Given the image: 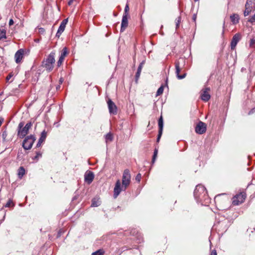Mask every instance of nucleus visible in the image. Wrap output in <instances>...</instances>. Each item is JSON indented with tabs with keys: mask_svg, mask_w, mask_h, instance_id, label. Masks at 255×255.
I'll return each mask as SVG.
<instances>
[{
	"mask_svg": "<svg viewBox=\"0 0 255 255\" xmlns=\"http://www.w3.org/2000/svg\"><path fill=\"white\" fill-rule=\"evenodd\" d=\"M55 52L52 51L47 58L42 61V66L48 72L51 71L54 68V64L55 62Z\"/></svg>",
	"mask_w": 255,
	"mask_h": 255,
	"instance_id": "obj_5",
	"label": "nucleus"
},
{
	"mask_svg": "<svg viewBox=\"0 0 255 255\" xmlns=\"http://www.w3.org/2000/svg\"><path fill=\"white\" fill-rule=\"evenodd\" d=\"M100 205L99 202L97 200L96 201L95 199L92 200V207H98Z\"/></svg>",
	"mask_w": 255,
	"mask_h": 255,
	"instance_id": "obj_29",
	"label": "nucleus"
},
{
	"mask_svg": "<svg viewBox=\"0 0 255 255\" xmlns=\"http://www.w3.org/2000/svg\"><path fill=\"white\" fill-rule=\"evenodd\" d=\"M107 103L110 113L116 115L117 113V108L115 104L111 99L108 101Z\"/></svg>",
	"mask_w": 255,
	"mask_h": 255,
	"instance_id": "obj_13",
	"label": "nucleus"
},
{
	"mask_svg": "<svg viewBox=\"0 0 255 255\" xmlns=\"http://www.w3.org/2000/svg\"><path fill=\"white\" fill-rule=\"evenodd\" d=\"M145 60H143L140 63V64L138 66L137 72H136V74H135V79H136V81L138 80V78H139V77L140 76L141 70L142 69V67H143L144 64H145Z\"/></svg>",
	"mask_w": 255,
	"mask_h": 255,
	"instance_id": "obj_18",
	"label": "nucleus"
},
{
	"mask_svg": "<svg viewBox=\"0 0 255 255\" xmlns=\"http://www.w3.org/2000/svg\"><path fill=\"white\" fill-rule=\"evenodd\" d=\"M129 10V8L128 4L127 3L125 6L124 13L123 15H126V16H128Z\"/></svg>",
	"mask_w": 255,
	"mask_h": 255,
	"instance_id": "obj_30",
	"label": "nucleus"
},
{
	"mask_svg": "<svg viewBox=\"0 0 255 255\" xmlns=\"http://www.w3.org/2000/svg\"><path fill=\"white\" fill-rule=\"evenodd\" d=\"M248 21L251 23H255V12H254V15L248 20Z\"/></svg>",
	"mask_w": 255,
	"mask_h": 255,
	"instance_id": "obj_31",
	"label": "nucleus"
},
{
	"mask_svg": "<svg viewBox=\"0 0 255 255\" xmlns=\"http://www.w3.org/2000/svg\"><path fill=\"white\" fill-rule=\"evenodd\" d=\"M210 255H217V252L215 250H213L211 251Z\"/></svg>",
	"mask_w": 255,
	"mask_h": 255,
	"instance_id": "obj_39",
	"label": "nucleus"
},
{
	"mask_svg": "<svg viewBox=\"0 0 255 255\" xmlns=\"http://www.w3.org/2000/svg\"><path fill=\"white\" fill-rule=\"evenodd\" d=\"M6 136H7V132H6V131H4L2 132V133L1 134V137L2 138L3 141H5L6 140Z\"/></svg>",
	"mask_w": 255,
	"mask_h": 255,
	"instance_id": "obj_34",
	"label": "nucleus"
},
{
	"mask_svg": "<svg viewBox=\"0 0 255 255\" xmlns=\"http://www.w3.org/2000/svg\"><path fill=\"white\" fill-rule=\"evenodd\" d=\"M163 90H164V87L163 85H161L157 91L156 96L161 95L163 93Z\"/></svg>",
	"mask_w": 255,
	"mask_h": 255,
	"instance_id": "obj_26",
	"label": "nucleus"
},
{
	"mask_svg": "<svg viewBox=\"0 0 255 255\" xmlns=\"http://www.w3.org/2000/svg\"><path fill=\"white\" fill-rule=\"evenodd\" d=\"M252 43H254V40L253 39L251 40V44Z\"/></svg>",
	"mask_w": 255,
	"mask_h": 255,
	"instance_id": "obj_52",
	"label": "nucleus"
},
{
	"mask_svg": "<svg viewBox=\"0 0 255 255\" xmlns=\"http://www.w3.org/2000/svg\"><path fill=\"white\" fill-rule=\"evenodd\" d=\"M230 225L231 223L229 220L225 218L222 220L216 222L212 228V230L216 231L220 236L226 232Z\"/></svg>",
	"mask_w": 255,
	"mask_h": 255,
	"instance_id": "obj_3",
	"label": "nucleus"
},
{
	"mask_svg": "<svg viewBox=\"0 0 255 255\" xmlns=\"http://www.w3.org/2000/svg\"><path fill=\"white\" fill-rule=\"evenodd\" d=\"M246 198V196L244 193H240L233 197L232 203L234 205H239L244 201Z\"/></svg>",
	"mask_w": 255,
	"mask_h": 255,
	"instance_id": "obj_9",
	"label": "nucleus"
},
{
	"mask_svg": "<svg viewBox=\"0 0 255 255\" xmlns=\"http://www.w3.org/2000/svg\"><path fill=\"white\" fill-rule=\"evenodd\" d=\"M68 22V18L64 19L62 20V21L61 22L60 25L59 27V28L57 30V32L56 34V36L59 37L60 35H61L62 33L65 30L66 25L67 24Z\"/></svg>",
	"mask_w": 255,
	"mask_h": 255,
	"instance_id": "obj_12",
	"label": "nucleus"
},
{
	"mask_svg": "<svg viewBox=\"0 0 255 255\" xmlns=\"http://www.w3.org/2000/svg\"><path fill=\"white\" fill-rule=\"evenodd\" d=\"M158 127H159V130L158 131H162L163 130V120L162 117L161 116L160 118L158 120Z\"/></svg>",
	"mask_w": 255,
	"mask_h": 255,
	"instance_id": "obj_21",
	"label": "nucleus"
},
{
	"mask_svg": "<svg viewBox=\"0 0 255 255\" xmlns=\"http://www.w3.org/2000/svg\"><path fill=\"white\" fill-rule=\"evenodd\" d=\"M13 23H14V21H13V19H10L9 21V25L11 26V25H13Z\"/></svg>",
	"mask_w": 255,
	"mask_h": 255,
	"instance_id": "obj_42",
	"label": "nucleus"
},
{
	"mask_svg": "<svg viewBox=\"0 0 255 255\" xmlns=\"http://www.w3.org/2000/svg\"><path fill=\"white\" fill-rule=\"evenodd\" d=\"M13 76V73L12 72H10L8 74L6 78V81L7 82H9V80Z\"/></svg>",
	"mask_w": 255,
	"mask_h": 255,
	"instance_id": "obj_33",
	"label": "nucleus"
},
{
	"mask_svg": "<svg viewBox=\"0 0 255 255\" xmlns=\"http://www.w3.org/2000/svg\"><path fill=\"white\" fill-rule=\"evenodd\" d=\"M230 19L234 24H236L239 22V15L237 13H234L230 16Z\"/></svg>",
	"mask_w": 255,
	"mask_h": 255,
	"instance_id": "obj_19",
	"label": "nucleus"
},
{
	"mask_svg": "<svg viewBox=\"0 0 255 255\" xmlns=\"http://www.w3.org/2000/svg\"><path fill=\"white\" fill-rule=\"evenodd\" d=\"M13 206L14 204L13 203L12 200H9L8 202L6 203V204L5 205V207H10L11 206Z\"/></svg>",
	"mask_w": 255,
	"mask_h": 255,
	"instance_id": "obj_32",
	"label": "nucleus"
},
{
	"mask_svg": "<svg viewBox=\"0 0 255 255\" xmlns=\"http://www.w3.org/2000/svg\"><path fill=\"white\" fill-rule=\"evenodd\" d=\"M185 65V59L180 58L175 63V73L179 79H182L186 76V73L183 71Z\"/></svg>",
	"mask_w": 255,
	"mask_h": 255,
	"instance_id": "obj_4",
	"label": "nucleus"
},
{
	"mask_svg": "<svg viewBox=\"0 0 255 255\" xmlns=\"http://www.w3.org/2000/svg\"><path fill=\"white\" fill-rule=\"evenodd\" d=\"M128 26V16L123 15L122 17L121 31L123 32Z\"/></svg>",
	"mask_w": 255,
	"mask_h": 255,
	"instance_id": "obj_17",
	"label": "nucleus"
},
{
	"mask_svg": "<svg viewBox=\"0 0 255 255\" xmlns=\"http://www.w3.org/2000/svg\"><path fill=\"white\" fill-rule=\"evenodd\" d=\"M209 243H210V248H211V246H212V243L211 242V240H209Z\"/></svg>",
	"mask_w": 255,
	"mask_h": 255,
	"instance_id": "obj_49",
	"label": "nucleus"
},
{
	"mask_svg": "<svg viewBox=\"0 0 255 255\" xmlns=\"http://www.w3.org/2000/svg\"><path fill=\"white\" fill-rule=\"evenodd\" d=\"M141 175L140 174L138 173L135 177V180L138 181V182H139L140 181V179H141Z\"/></svg>",
	"mask_w": 255,
	"mask_h": 255,
	"instance_id": "obj_36",
	"label": "nucleus"
},
{
	"mask_svg": "<svg viewBox=\"0 0 255 255\" xmlns=\"http://www.w3.org/2000/svg\"><path fill=\"white\" fill-rule=\"evenodd\" d=\"M255 12V3L253 0H247L245 3V9L244 11V16H247L250 14L251 12Z\"/></svg>",
	"mask_w": 255,
	"mask_h": 255,
	"instance_id": "obj_8",
	"label": "nucleus"
},
{
	"mask_svg": "<svg viewBox=\"0 0 255 255\" xmlns=\"http://www.w3.org/2000/svg\"><path fill=\"white\" fill-rule=\"evenodd\" d=\"M181 17L180 16H178L177 18L175 19V23H176V29H177L179 27L180 23L181 22Z\"/></svg>",
	"mask_w": 255,
	"mask_h": 255,
	"instance_id": "obj_27",
	"label": "nucleus"
},
{
	"mask_svg": "<svg viewBox=\"0 0 255 255\" xmlns=\"http://www.w3.org/2000/svg\"><path fill=\"white\" fill-rule=\"evenodd\" d=\"M59 58L62 59L64 60L65 57H64L63 56H61V55H60V57H59Z\"/></svg>",
	"mask_w": 255,
	"mask_h": 255,
	"instance_id": "obj_48",
	"label": "nucleus"
},
{
	"mask_svg": "<svg viewBox=\"0 0 255 255\" xmlns=\"http://www.w3.org/2000/svg\"><path fill=\"white\" fill-rule=\"evenodd\" d=\"M194 195L197 202L201 203L202 204L208 203L209 199L207 195V191L205 187L202 185H197L194 192Z\"/></svg>",
	"mask_w": 255,
	"mask_h": 255,
	"instance_id": "obj_2",
	"label": "nucleus"
},
{
	"mask_svg": "<svg viewBox=\"0 0 255 255\" xmlns=\"http://www.w3.org/2000/svg\"><path fill=\"white\" fill-rule=\"evenodd\" d=\"M199 0H194L195 1H198Z\"/></svg>",
	"mask_w": 255,
	"mask_h": 255,
	"instance_id": "obj_53",
	"label": "nucleus"
},
{
	"mask_svg": "<svg viewBox=\"0 0 255 255\" xmlns=\"http://www.w3.org/2000/svg\"><path fill=\"white\" fill-rule=\"evenodd\" d=\"M156 157H157V155H153V156H152V163H154L155 160H156Z\"/></svg>",
	"mask_w": 255,
	"mask_h": 255,
	"instance_id": "obj_40",
	"label": "nucleus"
},
{
	"mask_svg": "<svg viewBox=\"0 0 255 255\" xmlns=\"http://www.w3.org/2000/svg\"><path fill=\"white\" fill-rule=\"evenodd\" d=\"M196 18V15L195 14H194L193 16V20L195 21Z\"/></svg>",
	"mask_w": 255,
	"mask_h": 255,
	"instance_id": "obj_47",
	"label": "nucleus"
},
{
	"mask_svg": "<svg viewBox=\"0 0 255 255\" xmlns=\"http://www.w3.org/2000/svg\"><path fill=\"white\" fill-rule=\"evenodd\" d=\"M226 195L225 194H219V195H217L215 196V201H218L220 198V197L221 196V195Z\"/></svg>",
	"mask_w": 255,
	"mask_h": 255,
	"instance_id": "obj_38",
	"label": "nucleus"
},
{
	"mask_svg": "<svg viewBox=\"0 0 255 255\" xmlns=\"http://www.w3.org/2000/svg\"><path fill=\"white\" fill-rule=\"evenodd\" d=\"M32 124L31 122L27 123L24 127V122H21L18 124L17 129V135L20 138H24L28 133L29 129L31 128Z\"/></svg>",
	"mask_w": 255,
	"mask_h": 255,
	"instance_id": "obj_6",
	"label": "nucleus"
},
{
	"mask_svg": "<svg viewBox=\"0 0 255 255\" xmlns=\"http://www.w3.org/2000/svg\"><path fill=\"white\" fill-rule=\"evenodd\" d=\"M47 136V132L44 130L41 133L40 137L39 138L40 142H44Z\"/></svg>",
	"mask_w": 255,
	"mask_h": 255,
	"instance_id": "obj_22",
	"label": "nucleus"
},
{
	"mask_svg": "<svg viewBox=\"0 0 255 255\" xmlns=\"http://www.w3.org/2000/svg\"><path fill=\"white\" fill-rule=\"evenodd\" d=\"M207 125L205 123L200 121L195 128L196 133L201 134L205 133L206 131Z\"/></svg>",
	"mask_w": 255,
	"mask_h": 255,
	"instance_id": "obj_10",
	"label": "nucleus"
},
{
	"mask_svg": "<svg viewBox=\"0 0 255 255\" xmlns=\"http://www.w3.org/2000/svg\"><path fill=\"white\" fill-rule=\"evenodd\" d=\"M60 237V233H59L58 234H57V238H59Z\"/></svg>",
	"mask_w": 255,
	"mask_h": 255,
	"instance_id": "obj_50",
	"label": "nucleus"
},
{
	"mask_svg": "<svg viewBox=\"0 0 255 255\" xmlns=\"http://www.w3.org/2000/svg\"><path fill=\"white\" fill-rule=\"evenodd\" d=\"M25 170L23 167L21 166L19 168L18 170V176L19 178H21L25 174Z\"/></svg>",
	"mask_w": 255,
	"mask_h": 255,
	"instance_id": "obj_20",
	"label": "nucleus"
},
{
	"mask_svg": "<svg viewBox=\"0 0 255 255\" xmlns=\"http://www.w3.org/2000/svg\"><path fill=\"white\" fill-rule=\"evenodd\" d=\"M94 174L92 171L87 172L84 175L85 181L88 184H90L93 181Z\"/></svg>",
	"mask_w": 255,
	"mask_h": 255,
	"instance_id": "obj_16",
	"label": "nucleus"
},
{
	"mask_svg": "<svg viewBox=\"0 0 255 255\" xmlns=\"http://www.w3.org/2000/svg\"><path fill=\"white\" fill-rule=\"evenodd\" d=\"M241 34L239 33H237L233 36L231 42V49L232 50H234L235 49L237 44L241 40Z\"/></svg>",
	"mask_w": 255,
	"mask_h": 255,
	"instance_id": "obj_11",
	"label": "nucleus"
},
{
	"mask_svg": "<svg viewBox=\"0 0 255 255\" xmlns=\"http://www.w3.org/2000/svg\"><path fill=\"white\" fill-rule=\"evenodd\" d=\"M210 90V89L209 88H206L203 90V92L201 94V98L203 101L207 102L209 100L211 97L209 93Z\"/></svg>",
	"mask_w": 255,
	"mask_h": 255,
	"instance_id": "obj_15",
	"label": "nucleus"
},
{
	"mask_svg": "<svg viewBox=\"0 0 255 255\" xmlns=\"http://www.w3.org/2000/svg\"><path fill=\"white\" fill-rule=\"evenodd\" d=\"M106 142L108 141H111L113 140V136L111 132L108 133L105 136Z\"/></svg>",
	"mask_w": 255,
	"mask_h": 255,
	"instance_id": "obj_25",
	"label": "nucleus"
},
{
	"mask_svg": "<svg viewBox=\"0 0 255 255\" xmlns=\"http://www.w3.org/2000/svg\"><path fill=\"white\" fill-rule=\"evenodd\" d=\"M35 140L36 137L34 135L27 136L23 141L22 147L25 150L31 149Z\"/></svg>",
	"mask_w": 255,
	"mask_h": 255,
	"instance_id": "obj_7",
	"label": "nucleus"
},
{
	"mask_svg": "<svg viewBox=\"0 0 255 255\" xmlns=\"http://www.w3.org/2000/svg\"><path fill=\"white\" fill-rule=\"evenodd\" d=\"M105 251L103 249H99L98 251L93 253L91 255H104Z\"/></svg>",
	"mask_w": 255,
	"mask_h": 255,
	"instance_id": "obj_24",
	"label": "nucleus"
},
{
	"mask_svg": "<svg viewBox=\"0 0 255 255\" xmlns=\"http://www.w3.org/2000/svg\"><path fill=\"white\" fill-rule=\"evenodd\" d=\"M131 175L129 170L126 169L124 170L122 176V185L120 180L116 181L115 186L114 189V198H117L121 192L123 190L125 191L130 183Z\"/></svg>",
	"mask_w": 255,
	"mask_h": 255,
	"instance_id": "obj_1",
	"label": "nucleus"
},
{
	"mask_svg": "<svg viewBox=\"0 0 255 255\" xmlns=\"http://www.w3.org/2000/svg\"><path fill=\"white\" fill-rule=\"evenodd\" d=\"M6 38V30L4 29H0V39Z\"/></svg>",
	"mask_w": 255,
	"mask_h": 255,
	"instance_id": "obj_23",
	"label": "nucleus"
},
{
	"mask_svg": "<svg viewBox=\"0 0 255 255\" xmlns=\"http://www.w3.org/2000/svg\"><path fill=\"white\" fill-rule=\"evenodd\" d=\"M63 61H64L63 60H62L60 58H59V60L57 62V66L60 67L62 65Z\"/></svg>",
	"mask_w": 255,
	"mask_h": 255,
	"instance_id": "obj_37",
	"label": "nucleus"
},
{
	"mask_svg": "<svg viewBox=\"0 0 255 255\" xmlns=\"http://www.w3.org/2000/svg\"><path fill=\"white\" fill-rule=\"evenodd\" d=\"M72 2H73V0H70L69 1V2H68V5H71V4H72Z\"/></svg>",
	"mask_w": 255,
	"mask_h": 255,
	"instance_id": "obj_46",
	"label": "nucleus"
},
{
	"mask_svg": "<svg viewBox=\"0 0 255 255\" xmlns=\"http://www.w3.org/2000/svg\"><path fill=\"white\" fill-rule=\"evenodd\" d=\"M67 54H68L67 48L65 47L62 49L60 55L61 56H63L64 57H65Z\"/></svg>",
	"mask_w": 255,
	"mask_h": 255,
	"instance_id": "obj_28",
	"label": "nucleus"
},
{
	"mask_svg": "<svg viewBox=\"0 0 255 255\" xmlns=\"http://www.w3.org/2000/svg\"><path fill=\"white\" fill-rule=\"evenodd\" d=\"M40 156H41V154L40 152H37L36 155L35 156V158H38Z\"/></svg>",
	"mask_w": 255,
	"mask_h": 255,
	"instance_id": "obj_43",
	"label": "nucleus"
},
{
	"mask_svg": "<svg viewBox=\"0 0 255 255\" xmlns=\"http://www.w3.org/2000/svg\"><path fill=\"white\" fill-rule=\"evenodd\" d=\"M157 153H158V150L157 149H155L154 150L153 154L157 155Z\"/></svg>",
	"mask_w": 255,
	"mask_h": 255,
	"instance_id": "obj_44",
	"label": "nucleus"
},
{
	"mask_svg": "<svg viewBox=\"0 0 255 255\" xmlns=\"http://www.w3.org/2000/svg\"><path fill=\"white\" fill-rule=\"evenodd\" d=\"M162 131H158V136H157V142H159L160 139V137L161 136V135H162Z\"/></svg>",
	"mask_w": 255,
	"mask_h": 255,
	"instance_id": "obj_35",
	"label": "nucleus"
},
{
	"mask_svg": "<svg viewBox=\"0 0 255 255\" xmlns=\"http://www.w3.org/2000/svg\"><path fill=\"white\" fill-rule=\"evenodd\" d=\"M42 142H40V139H38V142H37V144H36V147H40V146H41V143H42Z\"/></svg>",
	"mask_w": 255,
	"mask_h": 255,
	"instance_id": "obj_41",
	"label": "nucleus"
},
{
	"mask_svg": "<svg viewBox=\"0 0 255 255\" xmlns=\"http://www.w3.org/2000/svg\"><path fill=\"white\" fill-rule=\"evenodd\" d=\"M24 54V50L23 49H20L15 53L14 58L16 63H19L21 62L22 58H23Z\"/></svg>",
	"mask_w": 255,
	"mask_h": 255,
	"instance_id": "obj_14",
	"label": "nucleus"
},
{
	"mask_svg": "<svg viewBox=\"0 0 255 255\" xmlns=\"http://www.w3.org/2000/svg\"><path fill=\"white\" fill-rule=\"evenodd\" d=\"M44 32V29L43 28H39V32L43 33Z\"/></svg>",
	"mask_w": 255,
	"mask_h": 255,
	"instance_id": "obj_45",
	"label": "nucleus"
},
{
	"mask_svg": "<svg viewBox=\"0 0 255 255\" xmlns=\"http://www.w3.org/2000/svg\"><path fill=\"white\" fill-rule=\"evenodd\" d=\"M35 41L36 42H39V39H35Z\"/></svg>",
	"mask_w": 255,
	"mask_h": 255,
	"instance_id": "obj_51",
	"label": "nucleus"
}]
</instances>
